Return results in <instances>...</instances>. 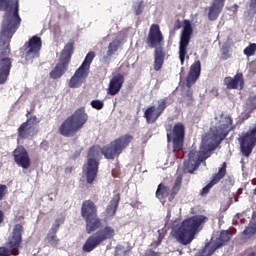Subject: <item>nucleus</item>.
<instances>
[{
    "label": "nucleus",
    "mask_w": 256,
    "mask_h": 256,
    "mask_svg": "<svg viewBox=\"0 0 256 256\" xmlns=\"http://www.w3.org/2000/svg\"><path fill=\"white\" fill-rule=\"evenodd\" d=\"M85 222H86V233L88 234L93 233V231H97V229H101L103 225V222L97 216L87 218Z\"/></svg>",
    "instance_id": "nucleus-26"
},
{
    "label": "nucleus",
    "mask_w": 256,
    "mask_h": 256,
    "mask_svg": "<svg viewBox=\"0 0 256 256\" xmlns=\"http://www.w3.org/2000/svg\"><path fill=\"white\" fill-rule=\"evenodd\" d=\"M96 237L103 243L104 241H108V239H113L116 235L115 227L109 224H102L96 233Z\"/></svg>",
    "instance_id": "nucleus-18"
},
{
    "label": "nucleus",
    "mask_w": 256,
    "mask_h": 256,
    "mask_svg": "<svg viewBox=\"0 0 256 256\" xmlns=\"http://www.w3.org/2000/svg\"><path fill=\"white\" fill-rule=\"evenodd\" d=\"M22 235L23 226L21 224H16L8 238L7 246L9 249H12V251H19L18 249L21 247Z\"/></svg>",
    "instance_id": "nucleus-12"
},
{
    "label": "nucleus",
    "mask_w": 256,
    "mask_h": 256,
    "mask_svg": "<svg viewBox=\"0 0 256 256\" xmlns=\"http://www.w3.org/2000/svg\"><path fill=\"white\" fill-rule=\"evenodd\" d=\"M119 47H121V41L119 39L110 42L106 55L101 58L102 63H109L113 55L119 51Z\"/></svg>",
    "instance_id": "nucleus-23"
},
{
    "label": "nucleus",
    "mask_w": 256,
    "mask_h": 256,
    "mask_svg": "<svg viewBox=\"0 0 256 256\" xmlns=\"http://www.w3.org/2000/svg\"><path fill=\"white\" fill-rule=\"evenodd\" d=\"M250 7H251V9H255L256 8V0H251L250 1Z\"/></svg>",
    "instance_id": "nucleus-42"
},
{
    "label": "nucleus",
    "mask_w": 256,
    "mask_h": 256,
    "mask_svg": "<svg viewBox=\"0 0 256 256\" xmlns=\"http://www.w3.org/2000/svg\"><path fill=\"white\" fill-rule=\"evenodd\" d=\"M227 173V163H223L219 168L218 173L213 177L212 181L202 189V195H207L214 185L219 183L220 179H223Z\"/></svg>",
    "instance_id": "nucleus-20"
},
{
    "label": "nucleus",
    "mask_w": 256,
    "mask_h": 256,
    "mask_svg": "<svg viewBox=\"0 0 256 256\" xmlns=\"http://www.w3.org/2000/svg\"><path fill=\"white\" fill-rule=\"evenodd\" d=\"M133 9H134L136 15H141V13H143V9H144L143 1L135 2L133 5Z\"/></svg>",
    "instance_id": "nucleus-36"
},
{
    "label": "nucleus",
    "mask_w": 256,
    "mask_h": 256,
    "mask_svg": "<svg viewBox=\"0 0 256 256\" xmlns=\"http://www.w3.org/2000/svg\"><path fill=\"white\" fill-rule=\"evenodd\" d=\"M224 85L228 89H243L245 85V79L243 78V73H237L234 77L228 76L224 78Z\"/></svg>",
    "instance_id": "nucleus-17"
},
{
    "label": "nucleus",
    "mask_w": 256,
    "mask_h": 256,
    "mask_svg": "<svg viewBox=\"0 0 256 256\" xmlns=\"http://www.w3.org/2000/svg\"><path fill=\"white\" fill-rule=\"evenodd\" d=\"M14 161L18 165V167H22V169H29L31 167V159L29 158V153L23 146H18L14 152Z\"/></svg>",
    "instance_id": "nucleus-11"
},
{
    "label": "nucleus",
    "mask_w": 256,
    "mask_h": 256,
    "mask_svg": "<svg viewBox=\"0 0 256 256\" xmlns=\"http://www.w3.org/2000/svg\"><path fill=\"white\" fill-rule=\"evenodd\" d=\"M233 129H235V125H233L231 116L221 115L216 126L211 128L210 132L202 138L200 151L192 150L189 152L188 159L184 161V171L193 173L201 165V161L211 157V151H214L218 145H221V141Z\"/></svg>",
    "instance_id": "nucleus-1"
},
{
    "label": "nucleus",
    "mask_w": 256,
    "mask_h": 256,
    "mask_svg": "<svg viewBox=\"0 0 256 256\" xmlns=\"http://www.w3.org/2000/svg\"><path fill=\"white\" fill-rule=\"evenodd\" d=\"M0 223H3V212L0 211Z\"/></svg>",
    "instance_id": "nucleus-43"
},
{
    "label": "nucleus",
    "mask_w": 256,
    "mask_h": 256,
    "mask_svg": "<svg viewBox=\"0 0 256 256\" xmlns=\"http://www.w3.org/2000/svg\"><path fill=\"white\" fill-rule=\"evenodd\" d=\"M41 38L38 36H33L26 46V55L27 57L35 58L39 57V51H41Z\"/></svg>",
    "instance_id": "nucleus-15"
},
{
    "label": "nucleus",
    "mask_w": 256,
    "mask_h": 256,
    "mask_svg": "<svg viewBox=\"0 0 256 256\" xmlns=\"http://www.w3.org/2000/svg\"><path fill=\"white\" fill-rule=\"evenodd\" d=\"M89 77V72L87 70H83V68H78L74 75L71 77L69 82V87L72 89H77L78 87H81L82 83H85V79Z\"/></svg>",
    "instance_id": "nucleus-16"
},
{
    "label": "nucleus",
    "mask_w": 256,
    "mask_h": 256,
    "mask_svg": "<svg viewBox=\"0 0 256 256\" xmlns=\"http://www.w3.org/2000/svg\"><path fill=\"white\" fill-rule=\"evenodd\" d=\"M244 239H256V220L252 219L242 233Z\"/></svg>",
    "instance_id": "nucleus-29"
},
{
    "label": "nucleus",
    "mask_w": 256,
    "mask_h": 256,
    "mask_svg": "<svg viewBox=\"0 0 256 256\" xmlns=\"http://www.w3.org/2000/svg\"><path fill=\"white\" fill-rule=\"evenodd\" d=\"M17 256L19 255V251L13 250V249H9L6 247H0V256Z\"/></svg>",
    "instance_id": "nucleus-32"
},
{
    "label": "nucleus",
    "mask_w": 256,
    "mask_h": 256,
    "mask_svg": "<svg viewBox=\"0 0 256 256\" xmlns=\"http://www.w3.org/2000/svg\"><path fill=\"white\" fill-rule=\"evenodd\" d=\"M248 108L253 110L256 109V96H252L247 101Z\"/></svg>",
    "instance_id": "nucleus-40"
},
{
    "label": "nucleus",
    "mask_w": 256,
    "mask_h": 256,
    "mask_svg": "<svg viewBox=\"0 0 256 256\" xmlns=\"http://www.w3.org/2000/svg\"><path fill=\"white\" fill-rule=\"evenodd\" d=\"M209 221L205 215H195L184 220L181 224L172 227V235L182 245H189L195 239V235L203 229V225Z\"/></svg>",
    "instance_id": "nucleus-4"
},
{
    "label": "nucleus",
    "mask_w": 256,
    "mask_h": 256,
    "mask_svg": "<svg viewBox=\"0 0 256 256\" xmlns=\"http://www.w3.org/2000/svg\"><path fill=\"white\" fill-rule=\"evenodd\" d=\"M103 101L101 100H92L91 101V107H93V109H97L98 111L103 109Z\"/></svg>",
    "instance_id": "nucleus-39"
},
{
    "label": "nucleus",
    "mask_w": 256,
    "mask_h": 256,
    "mask_svg": "<svg viewBox=\"0 0 256 256\" xmlns=\"http://www.w3.org/2000/svg\"><path fill=\"white\" fill-rule=\"evenodd\" d=\"M6 195H7V186L0 184V201H3Z\"/></svg>",
    "instance_id": "nucleus-41"
},
{
    "label": "nucleus",
    "mask_w": 256,
    "mask_h": 256,
    "mask_svg": "<svg viewBox=\"0 0 256 256\" xmlns=\"http://www.w3.org/2000/svg\"><path fill=\"white\" fill-rule=\"evenodd\" d=\"M201 77V61L196 60L191 66L186 78L187 87H193L197 79Z\"/></svg>",
    "instance_id": "nucleus-14"
},
{
    "label": "nucleus",
    "mask_w": 256,
    "mask_h": 256,
    "mask_svg": "<svg viewBox=\"0 0 256 256\" xmlns=\"http://www.w3.org/2000/svg\"><path fill=\"white\" fill-rule=\"evenodd\" d=\"M248 256H256V253H250Z\"/></svg>",
    "instance_id": "nucleus-44"
},
{
    "label": "nucleus",
    "mask_w": 256,
    "mask_h": 256,
    "mask_svg": "<svg viewBox=\"0 0 256 256\" xmlns=\"http://www.w3.org/2000/svg\"><path fill=\"white\" fill-rule=\"evenodd\" d=\"M169 191H171L169 185H165L163 183L159 184L156 190L157 199H165V197L169 196Z\"/></svg>",
    "instance_id": "nucleus-30"
},
{
    "label": "nucleus",
    "mask_w": 256,
    "mask_h": 256,
    "mask_svg": "<svg viewBox=\"0 0 256 256\" xmlns=\"http://www.w3.org/2000/svg\"><path fill=\"white\" fill-rule=\"evenodd\" d=\"M37 123V117L32 116L26 122H24L18 128V135L21 139H29V137H33L35 135V124Z\"/></svg>",
    "instance_id": "nucleus-13"
},
{
    "label": "nucleus",
    "mask_w": 256,
    "mask_h": 256,
    "mask_svg": "<svg viewBox=\"0 0 256 256\" xmlns=\"http://www.w3.org/2000/svg\"><path fill=\"white\" fill-rule=\"evenodd\" d=\"M144 117L147 123H155L161 117V114L156 110V106H151L145 110Z\"/></svg>",
    "instance_id": "nucleus-28"
},
{
    "label": "nucleus",
    "mask_w": 256,
    "mask_h": 256,
    "mask_svg": "<svg viewBox=\"0 0 256 256\" xmlns=\"http://www.w3.org/2000/svg\"><path fill=\"white\" fill-rule=\"evenodd\" d=\"M123 83H125V78L123 75L116 74L113 76L108 85V95H117V93L121 91Z\"/></svg>",
    "instance_id": "nucleus-19"
},
{
    "label": "nucleus",
    "mask_w": 256,
    "mask_h": 256,
    "mask_svg": "<svg viewBox=\"0 0 256 256\" xmlns=\"http://www.w3.org/2000/svg\"><path fill=\"white\" fill-rule=\"evenodd\" d=\"M181 189V178H177L174 186L171 190V196H170V200L173 199V197H175V195H177V193H179V190Z\"/></svg>",
    "instance_id": "nucleus-33"
},
{
    "label": "nucleus",
    "mask_w": 256,
    "mask_h": 256,
    "mask_svg": "<svg viewBox=\"0 0 256 256\" xmlns=\"http://www.w3.org/2000/svg\"><path fill=\"white\" fill-rule=\"evenodd\" d=\"M119 201H121V196L119 194H116L106 208V217H113L115 213H117V207H119Z\"/></svg>",
    "instance_id": "nucleus-27"
},
{
    "label": "nucleus",
    "mask_w": 256,
    "mask_h": 256,
    "mask_svg": "<svg viewBox=\"0 0 256 256\" xmlns=\"http://www.w3.org/2000/svg\"><path fill=\"white\" fill-rule=\"evenodd\" d=\"M93 59H95V52H89L83 63L80 66V69H83L84 71H87L89 73V69L91 68V63H93Z\"/></svg>",
    "instance_id": "nucleus-31"
},
{
    "label": "nucleus",
    "mask_w": 256,
    "mask_h": 256,
    "mask_svg": "<svg viewBox=\"0 0 256 256\" xmlns=\"http://www.w3.org/2000/svg\"><path fill=\"white\" fill-rule=\"evenodd\" d=\"M192 35H193V26L191 25V21L184 20L183 29L180 35V42H179V59H180L181 65L185 63V57L187 56V47H189V43L191 41Z\"/></svg>",
    "instance_id": "nucleus-9"
},
{
    "label": "nucleus",
    "mask_w": 256,
    "mask_h": 256,
    "mask_svg": "<svg viewBox=\"0 0 256 256\" xmlns=\"http://www.w3.org/2000/svg\"><path fill=\"white\" fill-rule=\"evenodd\" d=\"M131 141H133V136L131 134H125L103 148L100 146L90 148L87 163L83 167V176L86 178L87 183L91 185L95 181L102 155L106 159H115L129 147Z\"/></svg>",
    "instance_id": "nucleus-2"
},
{
    "label": "nucleus",
    "mask_w": 256,
    "mask_h": 256,
    "mask_svg": "<svg viewBox=\"0 0 256 256\" xmlns=\"http://www.w3.org/2000/svg\"><path fill=\"white\" fill-rule=\"evenodd\" d=\"M87 119L88 116L85 113V108H80L61 124L59 132L63 137H73L87 123Z\"/></svg>",
    "instance_id": "nucleus-6"
},
{
    "label": "nucleus",
    "mask_w": 256,
    "mask_h": 256,
    "mask_svg": "<svg viewBox=\"0 0 256 256\" xmlns=\"http://www.w3.org/2000/svg\"><path fill=\"white\" fill-rule=\"evenodd\" d=\"M165 109H167V101L165 99L158 100V106H156L158 113L161 115Z\"/></svg>",
    "instance_id": "nucleus-35"
},
{
    "label": "nucleus",
    "mask_w": 256,
    "mask_h": 256,
    "mask_svg": "<svg viewBox=\"0 0 256 256\" xmlns=\"http://www.w3.org/2000/svg\"><path fill=\"white\" fill-rule=\"evenodd\" d=\"M168 143L173 144V152L181 151L183 148V141H185V126L182 123H176L173 128L172 136L167 134Z\"/></svg>",
    "instance_id": "nucleus-10"
},
{
    "label": "nucleus",
    "mask_w": 256,
    "mask_h": 256,
    "mask_svg": "<svg viewBox=\"0 0 256 256\" xmlns=\"http://www.w3.org/2000/svg\"><path fill=\"white\" fill-rule=\"evenodd\" d=\"M73 53V44L68 43L65 45L60 60L55 66V68L50 72L51 79H60L67 72V67H69V61Z\"/></svg>",
    "instance_id": "nucleus-7"
},
{
    "label": "nucleus",
    "mask_w": 256,
    "mask_h": 256,
    "mask_svg": "<svg viewBox=\"0 0 256 256\" xmlns=\"http://www.w3.org/2000/svg\"><path fill=\"white\" fill-rule=\"evenodd\" d=\"M255 52H256L255 43L250 44L244 49V55H246V57H253V55H255Z\"/></svg>",
    "instance_id": "nucleus-34"
},
{
    "label": "nucleus",
    "mask_w": 256,
    "mask_h": 256,
    "mask_svg": "<svg viewBox=\"0 0 256 256\" xmlns=\"http://www.w3.org/2000/svg\"><path fill=\"white\" fill-rule=\"evenodd\" d=\"M223 7H225V0H214L212 6L209 8L208 19L210 21H216L221 11H223Z\"/></svg>",
    "instance_id": "nucleus-21"
},
{
    "label": "nucleus",
    "mask_w": 256,
    "mask_h": 256,
    "mask_svg": "<svg viewBox=\"0 0 256 256\" xmlns=\"http://www.w3.org/2000/svg\"><path fill=\"white\" fill-rule=\"evenodd\" d=\"M0 11L6 12L0 34V65H11L9 43L15 31L21 25L19 0H0Z\"/></svg>",
    "instance_id": "nucleus-3"
},
{
    "label": "nucleus",
    "mask_w": 256,
    "mask_h": 256,
    "mask_svg": "<svg viewBox=\"0 0 256 256\" xmlns=\"http://www.w3.org/2000/svg\"><path fill=\"white\" fill-rule=\"evenodd\" d=\"M101 243L103 242L97 237V235L93 234L90 237H88L82 249L83 251H85V253H91V251H93L94 249H97V247H99Z\"/></svg>",
    "instance_id": "nucleus-25"
},
{
    "label": "nucleus",
    "mask_w": 256,
    "mask_h": 256,
    "mask_svg": "<svg viewBox=\"0 0 256 256\" xmlns=\"http://www.w3.org/2000/svg\"><path fill=\"white\" fill-rule=\"evenodd\" d=\"M59 225H61L59 220H56L45 238L46 243H49L52 247H57V245H59V239L57 238Z\"/></svg>",
    "instance_id": "nucleus-24"
},
{
    "label": "nucleus",
    "mask_w": 256,
    "mask_h": 256,
    "mask_svg": "<svg viewBox=\"0 0 256 256\" xmlns=\"http://www.w3.org/2000/svg\"><path fill=\"white\" fill-rule=\"evenodd\" d=\"M240 149L245 157H249L256 145V125L239 135Z\"/></svg>",
    "instance_id": "nucleus-8"
},
{
    "label": "nucleus",
    "mask_w": 256,
    "mask_h": 256,
    "mask_svg": "<svg viewBox=\"0 0 256 256\" xmlns=\"http://www.w3.org/2000/svg\"><path fill=\"white\" fill-rule=\"evenodd\" d=\"M129 254V250H125V248L121 245L116 247L115 256H127Z\"/></svg>",
    "instance_id": "nucleus-38"
},
{
    "label": "nucleus",
    "mask_w": 256,
    "mask_h": 256,
    "mask_svg": "<svg viewBox=\"0 0 256 256\" xmlns=\"http://www.w3.org/2000/svg\"><path fill=\"white\" fill-rule=\"evenodd\" d=\"M81 215L85 220L90 219L91 217H96L97 207L95 206V203L91 200L84 201L81 208Z\"/></svg>",
    "instance_id": "nucleus-22"
},
{
    "label": "nucleus",
    "mask_w": 256,
    "mask_h": 256,
    "mask_svg": "<svg viewBox=\"0 0 256 256\" xmlns=\"http://www.w3.org/2000/svg\"><path fill=\"white\" fill-rule=\"evenodd\" d=\"M229 239H231V233L229 231H222L220 233L219 241H221V243H225L229 241Z\"/></svg>",
    "instance_id": "nucleus-37"
},
{
    "label": "nucleus",
    "mask_w": 256,
    "mask_h": 256,
    "mask_svg": "<svg viewBox=\"0 0 256 256\" xmlns=\"http://www.w3.org/2000/svg\"><path fill=\"white\" fill-rule=\"evenodd\" d=\"M148 47L155 49L154 52V69L156 71H161L163 63H165V50H163V34L159 25L153 24L150 27L148 38H147Z\"/></svg>",
    "instance_id": "nucleus-5"
}]
</instances>
